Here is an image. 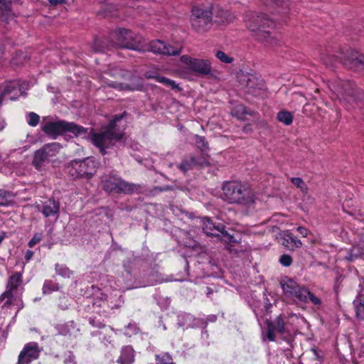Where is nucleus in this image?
<instances>
[{"instance_id": "nucleus-41", "label": "nucleus", "mask_w": 364, "mask_h": 364, "mask_svg": "<svg viewBox=\"0 0 364 364\" xmlns=\"http://www.w3.org/2000/svg\"><path fill=\"white\" fill-rule=\"evenodd\" d=\"M164 50V55H178L181 53V48H174L170 45L166 44V49Z\"/></svg>"}, {"instance_id": "nucleus-13", "label": "nucleus", "mask_w": 364, "mask_h": 364, "mask_svg": "<svg viewBox=\"0 0 364 364\" xmlns=\"http://www.w3.org/2000/svg\"><path fill=\"white\" fill-rule=\"evenodd\" d=\"M35 208L41 212L44 217L58 218L60 213V203L58 200L49 198L41 203H36Z\"/></svg>"}, {"instance_id": "nucleus-39", "label": "nucleus", "mask_w": 364, "mask_h": 364, "mask_svg": "<svg viewBox=\"0 0 364 364\" xmlns=\"http://www.w3.org/2000/svg\"><path fill=\"white\" fill-rule=\"evenodd\" d=\"M216 237L218 240H224L225 242H236V240L234 239V237L225 230V226L224 225L223 230H221L220 232V236Z\"/></svg>"}, {"instance_id": "nucleus-4", "label": "nucleus", "mask_w": 364, "mask_h": 364, "mask_svg": "<svg viewBox=\"0 0 364 364\" xmlns=\"http://www.w3.org/2000/svg\"><path fill=\"white\" fill-rule=\"evenodd\" d=\"M41 130L50 138L55 139L58 136L67 132L73 134L75 136L85 137L88 132V129L77 125L74 122H68L65 120H50L44 117L41 124Z\"/></svg>"}, {"instance_id": "nucleus-24", "label": "nucleus", "mask_w": 364, "mask_h": 364, "mask_svg": "<svg viewBox=\"0 0 364 364\" xmlns=\"http://www.w3.org/2000/svg\"><path fill=\"white\" fill-rule=\"evenodd\" d=\"M16 194L11 191L0 189V205L8 206L15 202Z\"/></svg>"}, {"instance_id": "nucleus-15", "label": "nucleus", "mask_w": 364, "mask_h": 364, "mask_svg": "<svg viewBox=\"0 0 364 364\" xmlns=\"http://www.w3.org/2000/svg\"><path fill=\"white\" fill-rule=\"evenodd\" d=\"M39 353L40 349L37 343H28L18 355V364H29L32 360L38 358Z\"/></svg>"}, {"instance_id": "nucleus-27", "label": "nucleus", "mask_w": 364, "mask_h": 364, "mask_svg": "<svg viewBox=\"0 0 364 364\" xmlns=\"http://www.w3.org/2000/svg\"><path fill=\"white\" fill-rule=\"evenodd\" d=\"M22 282V275L20 272H15L12 274L8 280L6 288L16 290Z\"/></svg>"}, {"instance_id": "nucleus-30", "label": "nucleus", "mask_w": 364, "mask_h": 364, "mask_svg": "<svg viewBox=\"0 0 364 364\" xmlns=\"http://www.w3.org/2000/svg\"><path fill=\"white\" fill-rule=\"evenodd\" d=\"M106 311H104V315L98 314L97 316H92L89 318L90 324L95 328H103L105 326L102 317H106Z\"/></svg>"}, {"instance_id": "nucleus-49", "label": "nucleus", "mask_w": 364, "mask_h": 364, "mask_svg": "<svg viewBox=\"0 0 364 364\" xmlns=\"http://www.w3.org/2000/svg\"><path fill=\"white\" fill-rule=\"evenodd\" d=\"M185 235L186 237L187 241H184L183 245L188 247L195 248L197 245L196 242L191 238L188 233L186 232Z\"/></svg>"}, {"instance_id": "nucleus-50", "label": "nucleus", "mask_w": 364, "mask_h": 364, "mask_svg": "<svg viewBox=\"0 0 364 364\" xmlns=\"http://www.w3.org/2000/svg\"><path fill=\"white\" fill-rule=\"evenodd\" d=\"M321 60L323 62V63H325L328 66L333 65L336 60L335 57L331 55H326V57L322 58Z\"/></svg>"}, {"instance_id": "nucleus-14", "label": "nucleus", "mask_w": 364, "mask_h": 364, "mask_svg": "<svg viewBox=\"0 0 364 364\" xmlns=\"http://www.w3.org/2000/svg\"><path fill=\"white\" fill-rule=\"evenodd\" d=\"M295 302H300L307 304L312 303L315 306H318L321 304V299L311 293L309 289L304 285H300L296 292L294 293L291 297Z\"/></svg>"}, {"instance_id": "nucleus-19", "label": "nucleus", "mask_w": 364, "mask_h": 364, "mask_svg": "<svg viewBox=\"0 0 364 364\" xmlns=\"http://www.w3.org/2000/svg\"><path fill=\"white\" fill-rule=\"evenodd\" d=\"M205 163V159H198L193 155H190L188 157H185L181 163L178 164V167L183 173H186L188 171L192 170L196 166H203Z\"/></svg>"}, {"instance_id": "nucleus-57", "label": "nucleus", "mask_w": 364, "mask_h": 364, "mask_svg": "<svg viewBox=\"0 0 364 364\" xmlns=\"http://www.w3.org/2000/svg\"><path fill=\"white\" fill-rule=\"evenodd\" d=\"M212 293H213V290L210 288L207 287V292H206L207 296H210Z\"/></svg>"}, {"instance_id": "nucleus-11", "label": "nucleus", "mask_w": 364, "mask_h": 364, "mask_svg": "<svg viewBox=\"0 0 364 364\" xmlns=\"http://www.w3.org/2000/svg\"><path fill=\"white\" fill-rule=\"evenodd\" d=\"M114 37L117 39L116 46L131 50L138 49L141 42L140 36L125 28L116 30L114 33Z\"/></svg>"}, {"instance_id": "nucleus-40", "label": "nucleus", "mask_w": 364, "mask_h": 364, "mask_svg": "<svg viewBox=\"0 0 364 364\" xmlns=\"http://www.w3.org/2000/svg\"><path fill=\"white\" fill-rule=\"evenodd\" d=\"M27 122L31 127H36L40 122V117L35 112H29L27 116Z\"/></svg>"}, {"instance_id": "nucleus-44", "label": "nucleus", "mask_w": 364, "mask_h": 364, "mask_svg": "<svg viewBox=\"0 0 364 364\" xmlns=\"http://www.w3.org/2000/svg\"><path fill=\"white\" fill-rule=\"evenodd\" d=\"M215 56L218 59L224 63H231L233 60L232 58L229 57L221 50H218L215 53Z\"/></svg>"}, {"instance_id": "nucleus-31", "label": "nucleus", "mask_w": 364, "mask_h": 364, "mask_svg": "<svg viewBox=\"0 0 364 364\" xmlns=\"http://www.w3.org/2000/svg\"><path fill=\"white\" fill-rule=\"evenodd\" d=\"M104 87H112L118 90H129V87L127 84H124L117 81H112L108 79H106L104 81Z\"/></svg>"}, {"instance_id": "nucleus-42", "label": "nucleus", "mask_w": 364, "mask_h": 364, "mask_svg": "<svg viewBox=\"0 0 364 364\" xmlns=\"http://www.w3.org/2000/svg\"><path fill=\"white\" fill-rule=\"evenodd\" d=\"M107 74L116 78H122L124 77L126 72L119 68H114L111 69Z\"/></svg>"}, {"instance_id": "nucleus-25", "label": "nucleus", "mask_w": 364, "mask_h": 364, "mask_svg": "<svg viewBox=\"0 0 364 364\" xmlns=\"http://www.w3.org/2000/svg\"><path fill=\"white\" fill-rule=\"evenodd\" d=\"M146 77L147 78L155 79L157 82L162 83L164 85H166V87H170L173 90L178 88V84L176 83L175 81H173L171 79H168L166 77L161 76L159 75H149L148 73L146 74Z\"/></svg>"}, {"instance_id": "nucleus-47", "label": "nucleus", "mask_w": 364, "mask_h": 364, "mask_svg": "<svg viewBox=\"0 0 364 364\" xmlns=\"http://www.w3.org/2000/svg\"><path fill=\"white\" fill-rule=\"evenodd\" d=\"M42 234L37 232L34 234L33 237L28 242V246L33 247L36 244L38 243L42 240Z\"/></svg>"}, {"instance_id": "nucleus-37", "label": "nucleus", "mask_w": 364, "mask_h": 364, "mask_svg": "<svg viewBox=\"0 0 364 364\" xmlns=\"http://www.w3.org/2000/svg\"><path fill=\"white\" fill-rule=\"evenodd\" d=\"M195 141L198 146V148L203 152H205L208 150V144L205 141V137L199 136V135H195Z\"/></svg>"}, {"instance_id": "nucleus-16", "label": "nucleus", "mask_w": 364, "mask_h": 364, "mask_svg": "<svg viewBox=\"0 0 364 364\" xmlns=\"http://www.w3.org/2000/svg\"><path fill=\"white\" fill-rule=\"evenodd\" d=\"M341 62L350 69H364V55L356 50H349Z\"/></svg>"}, {"instance_id": "nucleus-1", "label": "nucleus", "mask_w": 364, "mask_h": 364, "mask_svg": "<svg viewBox=\"0 0 364 364\" xmlns=\"http://www.w3.org/2000/svg\"><path fill=\"white\" fill-rule=\"evenodd\" d=\"M125 114L126 112H124L121 114L114 115L104 131L92 134V143L99 149L102 155L107 154V149L112 148L117 141H120L123 138L124 133L117 129V123Z\"/></svg>"}, {"instance_id": "nucleus-45", "label": "nucleus", "mask_w": 364, "mask_h": 364, "mask_svg": "<svg viewBox=\"0 0 364 364\" xmlns=\"http://www.w3.org/2000/svg\"><path fill=\"white\" fill-rule=\"evenodd\" d=\"M279 262L284 267H289L292 263V258L290 255L284 254L280 257Z\"/></svg>"}, {"instance_id": "nucleus-51", "label": "nucleus", "mask_w": 364, "mask_h": 364, "mask_svg": "<svg viewBox=\"0 0 364 364\" xmlns=\"http://www.w3.org/2000/svg\"><path fill=\"white\" fill-rule=\"evenodd\" d=\"M102 297H100V301H95L93 302V306H97V307H101V306H105L106 304H107V302L105 301L106 299V295L103 294H100Z\"/></svg>"}, {"instance_id": "nucleus-20", "label": "nucleus", "mask_w": 364, "mask_h": 364, "mask_svg": "<svg viewBox=\"0 0 364 364\" xmlns=\"http://www.w3.org/2000/svg\"><path fill=\"white\" fill-rule=\"evenodd\" d=\"M279 283L283 290L284 294L289 299H291L294 293L296 292V290H297L300 286V284H299L293 279L287 277L282 278Z\"/></svg>"}, {"instance_id": "nucleus-7", "label": "nucleus", "mask_w": 364, "mask_h": 364, "mask_svg": "<svg viewBox=\"0 0 364 364\" xmlns=\"http://www.w3.org/2000/svg\"><path fill=\"white\" fill-rule=\"evenodd\" d=\"M102 188L107 193L132 194L139 190L138 184L129 183L116 175H109L102 180Z\"/></svg>"}, {"instance_id": "nucleus-59", "label": "nucleus", "mask_w": 364, "mask_h": 364, "mask_svg": "<svg viewBox=\"0 0 364 364\" xmlns=\"http://www.w3.org/2000/svg\"><path fill=\"white\" fill-rule=\"evenodd\" d=\"M4 124H0V130H2L4 129Z\"/></svg>"}, {"instance_id": "nucleus-3", "label": "nucleus", "mask_w": 364, "mask_h": 364, "mask_svg": "<svg viewBox=\"0 0 364 364\" xmlns=\"http://www.w3.org/2000/svg\"><path fill=\"white\" fill-rule=\"evenodd\" d=\"M223 198L229 203L248 205L254 203V193L250 186L239 181L223 183Z\"/></svg>"}, {"instance_id": "nucleus-56", "label": "nucleus", "mask_w": 364, "mask_h": 364, "mask_svg": "<svg viewBox=\"0 0 364 364\" xmlns=\"http://www.w3.org/2000/svg\"><path fill=\"white\" fill-rule=\"evenodd\" d=\"M48 1L53 5L62 4L65 3V0H48Z\"/></svg>"}, {"instance_id": "nucleus-22", "label": "nucleus", "mask_w": 364, "mask_h": 364, "mask_svg": "<svg viewBox=\"0 0 364 364\" xmlns=\"http://www.w3.org/2000/svg\"><path fill=\"white\" fill-rule=\"evenodd\" d=\"M282 245L289 250H294L302 245V242L291 232H287L284 233Z\"/></svg>"}, {"instance_id": "nucleus-12", "label": "nucleus", "mask_w": 364, "mask_h": 364, "mask_svg": "<svg viewBox=\"0 0 364 364\" xmlns=\"http://www.w3.org/2000/svg\"><path fill=\"white\" fill-rule=\"evenodd\" d=\"M212 24L217 26H227L233 22L235 16L230 11L225 10L220 6H212L210 9Z\"/></svg>"}, {"instance_id": "nucleus-43", "label": "nucleus", "mask_w": 364, "mask_h": 364, "mask_svg": "<svg viewBox=\"0 0 364 364\" xmlns=\"http://www.w3.org/2000/svg\"><path fill=\"white\" fill-rule=\"evenodd\" d=\"M291 183L295 185L297 188H299L303 192L307 191V187L301 178L293 177L291 178Z\"/></svg>"}, {"instance_id": "nucleus-17", "label": "nucleus", "mask_w": 364, "mask_h": 364, "mask_svg": "<svg viewBox=\"0 0 364 364\" xmlns=\"http://www.w3.org/2000/svg\"><path fill=\"white\" fill-rule=\"evenodd\" d=\"M285 323L281 316L277 317L273 321H268L267 326V338L270 341H275V333L283 334L285 332Z\"/></svg>"}, {"instance_id": "nucleus-54", "label": "nucleus", "mask_w": 364, "mask_h": 364, "mask_svg": "<svg viewBox=\"0 0 364 364\" xmlns=\"http://www.w3.org/2000/svg\"><path fill=\"white\" fill-rule=\"evenodd\" d=\"M296 230L299 232V233L300 235H301L303 237H306L307 236L309 231H308V230L306 228L300 226V227H298Z\"/></svg>"}, {"instance_id": "nucleus-58", "label": "nucleus", "mask_w": 364, "mask_h": 364, "mask_svg": "<svg viewBox=\"0 0 364 364\" xmlns=\"http://www.w3.org/2000/svg\"><path fill=\"white\" fill-rule=\"evenodd\" d=\"M60 308H61L62 309H63V310L67 309H68V305H67V304H65V306L61 305Z\"/></svg>"}, {"instance_id": "nucleus-60", "label": "nucleus", "mask_w": 364, "mask_h": 364, "mask_svg": "<svg viewBox=\"0 0 364 364\" xmlns=\"http://www.w3.org/2000/svg\"><path fill=\"white\" fill-rule=\"evenodd\" d=\"M166 190H168V188H160V191H166Z\"/></svg>"}, {"instance_id": "nucleus-9", "label": "nucleus", "mask_w": 364, "mask_h": 364, "mask_svg": "<svg viewBox=\"0 0 364 364\" xmlns=\"http://www.w3.org/2000/svg\"><path fill=\"white\" fill-rule=\"evenodd\" d=\"M210 14V9L194 7L191 16V26L194 30L198 33L208 31L213 26Z\"/></svg>"}, {"instance_id": "nucleus-34", "label": "nucleus", "mask_w": 364, "mask_h": 364, "mask_svg": "<svg viewBox=\"0 0 364 364\" xmlns=\"http://www.w3.org/2000/svg\"><path fill=\"white\" fill-rule=\"evenodd\" d=\"M150 49L154 53L163 54L166 49V43L159 40L154 41L151 43Z\"/></svg>"}, {"instance_id": "nucleus-52", "label": "nucleus", "mask_w": 364, "mask_h": 364, "mask_svg": "<svg viewBox=\"0 0 364 364\" xmlns=\"http://www.w3.org/2000/svg\"><path fill=\"white\" fill-rule=\"evenodd\" d=\"M274 1H275V4L277 6H281L282 9H286L289 6L287 0H274Z\"/></svg>"}, {"instance_id": "nucleus-32", "label": "nucleus", "mask_w": 364, "mask_h": 364, "mask_svg": "<svg viewBox=\"0 0 364 364\" xmlns=\"http://www.w3.org/2000/svg\"><path fill=\"white\" fill-rule=\"evenodd\" d=\"M55 269L58 275H60L64 278H70L73 274V272L70 271V269L65 264H56Z\"/></svg>"}, {"instance_id": "nucleus-46", "label": "nucleus", "mask_w": 364, "mask_h": 364, "mask_svg": "<svg viewBox=\"0 0 364 364\" xmlns=\"http://www.w3.org/2000/svg\"><path fill=\"white\" fill-rule=\"evenodd\" d=\"M58 333L63 336H68L70 334V325L62 324L58 326Z\"/></svg>"}, {"instance_id": "nucleus-35", "label": "nucleus", "mask_w": 364, "mask_h": 364, "mask_svg": "<svg viewBox=\"0 0 364 364\" xmlns=\"http://www.w3.org/2000/svg\"><path fill=\"white\" fill-rule=\"evenodd\" d=\"M13 291H14V290L11 289L9 288H6V290L3 294H1L0 301H4V300L6 299L3 305L4 307H10L11 306V304H12L11 299L14 296Z\"/></svg>"}, {"instance_id": "nucleus-21", "label": "nucleus", "mask_w": 364, "mask_h": 364, "mask_svg": "<svg viewBox=\"0 0 364 364\" xmlns=\"http://www.w3.org/2000/svg\"><path fill=\"white\" fill-rule=\"evenodd\" d=\"M134 350L129 346H124L121 350L119 358L117 360L118 364H132L134 361Z\"/></svg>"}, {"instance_id": "nucleus-29", "label": "nucleus", "mask_w": 364, "mask_h": 364, "mask_svg": "<svg viewBox=\"0 0 364 364\" xmlns=\"http://www.w3.org/2000/svg\"><path fill=\"white\" fill-rule=\"evenodd\" d=\"M277 119L279 122L288 126L293 122V115L289 111L282 110L277 113Z\"/></svg>"}, {"instance_id": "nucleus-5", "label": "nucleus", "mask_w": 364, "mask_h": 364, "mask_svg": "<svg viewBox=\"0 0 364 364\" xmlns=\"http://www.w3.org/2000/svg\"><path fill=\"white\" fill-rule=\"evenodd\" d=\"M332 91L336 98L351 104L364 100V93L350 81L338 80L332 82Z\"/></svg>"}, {"instance_id": "nucleus-26", "label": "nucleus", "mask_w": 364, "mask_h": 364, "mask_svg": "<svg viewBox=\"0 0 364 364\" xmlns=\"http://www.w3.org/2000/svg\"><path fill=\"white\" fill-rule=\"evenodd\" d=\"M50 157L43 151V149L41 148L35 152L33 164L36 168H39L43 162L47 161Z\"/></svg>"}, {"instance_id": "nucleus-53", "label": "nucleus", "mask_w": 364, "mask_h": 364, "mask_svg": "<svg viewBox=\"0 0 364 364\" xmlns=\"http://www.w3.org/2000/svg\"><path fill=\"white\" fill-rule=\"evenodd\" d=\"M235 112L236 113H241L242 114H245L247 113L246 108L243 105H238L235 108Z\"/></svg>"}, {"instance_id": "nucleus-6", "label": "nucleus", "mask_w": 364, "mask_h": 364, "mask_svg": "<svg viewBox=\"0 0 364 364\" xmlns=\"http://www.w3.org/2000/svg\"><path fill=\"white\" fill-rule=\"evenodd\" d=\"M98 162L92 157L73 160L68 166V173L73 178H91L96 173Z\"/></svg>"}, {"instance_id": "nucleus-10", "label": "nucleus", "mask_w": 364, "mask_h": 364, "mask_svg": "<svg viewBox=\"0 0 364 364\" xmlns=\"http://www.w3.org/2000/svg\"><path fill=\"white\" fill-rule=\"evenodd\" d=\"M180 60L189 70L199 76H206L212 73V64L208 59L193 58L184 55Z\"/></svg>"}, {"instance_id": "nucleus-2", "label": "nucleus", "mask_w": 364, "mask_h": 364, "mask_svg": "<svg viewBox=\"0 0 364 364\" xmlns=\"http://www.w3.org/2000/svg\"><path fill=\"white\" fill-rule=\"evenodd\" d=\"M246 24L252 36L259 41L269 46L277 43L276 36L272 35L274 23L266 14L251 15Z\"/></svg>"}, {"instance_id": "nucleus-48", "label": "nucleus", "mask_w": 364, "mask_h": 364, "mask_svg": "<svg viewBox=\"0 0 364 364\" xmlns=\"http://www.w3.org/2000/svg\"><path fill=\"white\" fill-rule=\"evenodd\" d=\"M64 363L65 364H77V362L75 360V356L73 353V352L69 351L64 359Z\"/></svg>"}, {"instance_id": "nucleus-33", "label": "nucleus", "mask_w": 364, "mask_h": 364, "mask_svg": "<svg viewBox=\"0 0 364 364\" xmlns=\"http://www.w3.org/2000/svg\"><path fill=\"white\" fill-rule=\"evenodd\" d=\"M155 364H175L172 357L168 353H162L155 355Z\"/></svg>"}, {"instance_id": "nucleus-38", "label": "nucleus", "mask_w": 364, "mask_h": 364, "mask_svg": "<svg viewBox=\"0 0 364 364\" xmlns=\"http://www.w3.org/2000/svg\"><path fill=\"white\" fill-rule=\"evenodd\" d=\"M11 0H0V17L8 16L11 11Z\"/></svg>"}, {"instance_id": "nucleus-55", "label": "nucleus", "mask_w": 364, "mask_h": 364, "mask_svg": "<svg viewBox=\"0 0 364 364\" xmlns=\"http://www.w3.org/2000/svg\"><path fill=\"white\" fill-rule=\"evenodd\" d=\"M33 255V252L31 250H27L25 255V259L26 261H29Z\"/></svg>"}, {"instance_id": "nucleus-36", "label": "nucleus", "mask_w": 364, "mask_h": 364, "mask_svg": "<svg viewBox=\"0 0 364 364\" xmlns=\"http://www.w3.org/2000/svg\"><path fill=\"white\" fill-rule=\"evenodd\" d=\"M58 284L52 280H46L43 286V293L44 294H50L53 291L58 290Z\"/></svg>"}, {"instance_id": "nucleus-61", "label": "nucleus", "mask_w": 364, "mask_h": 364, "mask_svg": "<svg viewBox=\"0 0 364 364\" xmlns=\"http://www.w3.org/2000/svg\"><path fill=\"white\" fill-rule=\"evenodd\" d=\"M1 242H2V238L0 237V244L1 243Z\"/></svg>"}, {"instance_id": "nucleus-28", "label": "nucleus", "mask_w": 364, "mask_h": 364, "mask_svg": "<svg viewBox=\"0 0 364 364\" xmlns=\"http://www.w3.org/2000/svg\"><path fill=\"white\" fill-rule=\"evenodd\" d=\"M42 148L49 157H53L60 151L61 146L59 143L53 142L45 144Z\"/></svg>"}, {"instance_id": "nucleus-8", "label": "nucleus", "mask_w": 364, "mask_h": 364, "mask_svg": "<svg viewBox=\"0 0 364 364\" xmlns=\"http://www.w3.org/2000/svg\"><path fill=\"white\" fill-rule=\"evenodd\" d=\"M237 80L239 86L245 92L254 96L261 95L264 89L263 80L255 75L243 72L237 74Z\"/></svg>"}, {"instance_id": "nucleus-23", "label": "nucleus", "mask_w": 364, "mask_h": 364, "mask_svg": "<svg viewBox=\"0 0 364 364\" xmlns=\"http://www.w3.org/2000/svg\"><path fill=\"white\" fill-rule=\"evenodd\" d=\"M353 306L357 318L364 321V293L358 294L353 301Z\"/></svg>"}, {"instance_id": "nucleus-18", "label": "nucleus", "mask_w": 364, "mask_h": 364, "mask_svg": "<svg viewBox=\"0 0 364 364\" xmlns=\"http://www.w3.org/2000/svg\"><path fill=\"white\" fill-rule=\"evenodd\" d=\"M203 232L210 237H219L220 232L223 228V224L215 223L209 218H203Z\"/></svg>"}]
</instances>
